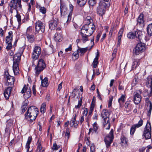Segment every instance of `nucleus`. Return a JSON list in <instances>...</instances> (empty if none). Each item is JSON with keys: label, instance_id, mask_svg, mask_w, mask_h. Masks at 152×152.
I'll return each instance as SVG.
<instances>
[{"label": "nucleus", "instance_id": "nucleus-17", "mask_svg": "<svg viewBox=\"0 0 152 152\" xmlns=\"http://www.w3.org/2000/svg\"><path fill=\"white\" fill-rule=\"evenodd\" d=\"M109 113L107 110L104 109L102 110L101 115L102 118H103L104 121H109Z\"/></svg>", "mask_w": 152, "mask_h": 152}, {"label": "nucleus", "instance_id": "nucleus-1", "mask_svg": "<svg viewBox=\"0 0 152 152\" xmlns=\"http://www.w3.org/2000/svg\"><path fill=\"white\" fill-rule=\"evenodd\" d=\"M39 112L38 109L34 106L29 107L25 115V118L31 123L34 120Z\"/></svg>", "mask_w": 152, "mask_h": 152}, {"label": "nucleus", "instance_id": "nucleus-4", "mask_svg": "<svg viewBox=\"0 0 152 152\" xmlns=\"http://www.w3.org/2000/svg\"><path fill=\"white\" fill-rule=\"evenodd\" d=\"M151 126L150 123L147 122L146 125L144 129L142 137L146 140L149 139L151 137Z\"/></svg>", "mask_w": 152, "mask_h": 152}, {"label": "nucleus", "instance_id": "nucleus-3", "mask_svg": "<svg viewBox=\"0 0 152 152\" xmlns=\"http://www.w3.org/2000/svg\"><path fill=\"white\" fill-rule=\"evenodd\" d=\"M10 12L11 13H13V10H15L18 12V11H20L22 9V6L21 4V0H12L10 3Z\"/></svg>", "mask_w": 152, "mask_h": 152}, {"label": "nucleus", "instance_id": "nucleus-44", "mask_svg": "<svg viewBox=\"0 0 152 152\" xmlns=\"http://www.w3.org/2000/svg\"><path fill=\"white\" fill-rule=\"evenodd\" d=\"M13 121L11 119H9L7 121V126L9 128L13 125Z\"/></svg>", "mask_w": 152, "mask_h": 152}, {"label": "nucleus", "instance_id": "nucleus-37", "mask_svg": "<svg viewBox=\"0 0 152 152\" xmlns=\"http://www.w3.org/2000/svg\"><path fill=\"white\" fill-rule=\"evenodd\" d=\"M37 145V152H44V149H43L42 147L40 142H38Z\"/></svg>", "mask_w": 152, "mask_h": 152}, {"label": "nucleus", "instance_id": "nucleus-64", "mask_svg": "<svg viewBox=\"0 0 152 152\" xmlns=\"http://www.w3.org/2000/svg\"><path fill=\"white\" fill-rule=\"evenodd\" d=\"M65 136L66 139L67 140H68L70 136V133H66Z\"/></svg>", "mask_w": 152, "mask_h": 152}, {"label": "nucleus", "instance_id": "nucleus-31", "mask_svg": "<svg viewBox=\"0 0 152 152\" xmlns=\"http://www.w3.org/2000/svg\"><path fill=\"white\" fill-rule=\"evenodd\" d=\"M99 56V54L98 52H97V54L95 58H94V61L92 63L93 67L94 68H96L97 66V64H98V59Z\"/></svg>", "mask_w": 152, "mask_h": 152}, {"label": "nucleus", "instance_id": "nucleus-2", "mask_svg": "<svg viewBox=\"0 0 152 152\" xmlns=\"http://www.w3.org/2000/svg\"><path fill=\"white\" fill-rule=\"evenodd\" d=\"M95 29V26L94 23L85 24L82 27L80 32L91 35L93 34Z\"/></svg>", "mask_w": 152, "mask_h": 152}, {"label": "nucleus", "instance_id": "nucleus-54", "mask_svg": "<svg viewBox=\"0 0 152 152\" xmlns=\"http://www.w3.org/2000/svg\"><path fill=\"white\" fill-rule=\"evenodd\" d=\"M151 83V85H149L150 88H151V91L150 93L148 95L149 96H152V82L151 81L150 82Z\"/></svg>", "mask_w": 152, "mask_h": 152}, {"label": "nucleus", "instance_id": "nucleus-30", "mask_svg": "<svg viewBox=\"0 0 152 152\" xmlns=\"http://www.w3.org/2000/svg\"><path fill=\"white\" fill-rule=\"evenodd\" d=\"M32 140V138L31 137H29L28 138V140L26 145V152H31V151H29L30 148V145Z\"/></svg>", "mask_w": 152, "mask_h": 152}, {"label": "nucleus", "instance_id": "nucleus-45", "mask_svg": "<svg viewBox=\"0 0 152 152\" xmlns=\"http://www.w3.org/2000/svg\"><path fill=\"white\" fill-rule=\"evenodd\" d=\"M46 104L45 103H42L41 105L40 111L42 113H44L45 111Z\"/></svg>", "mask_w": 152, "mask_h": 152}, {"label": "nucleus", "instance_id": "nucleus-43", "mask_svg": "<svg viewBox=\"0 0 152 152\" xmlns=\"http://www.w3.org/2000/svg\"><path fill=\"white\" fill-rule=\"evenodd\" d=\"M79 56V55L78 54V53H77V51L74 52L72 54V57L74 60L77 59Z\"/></svg>", "mask_w": 152, "mask_h": 152}, {"label": "nucleus", "instance_id": "nucleus-53", "mask_svg": "<svg viewBox=\"0 0 152 152\" xmlns=\"http://www.w3.org/2000/svg\"><path fill=\"white\" fill-rule=\"evenodd\" d=\"M90 151L91 152H95V148L94 144H92L91 145L90 147Z\"/></svg>", "mask_w": 152, "mask_h": 152}, {"label": "nucleus", "instance_id": "nucleus-39", "mask_svg": "<svg viewBox=\"0 0 152 152\" xmlns=\"http://www.w3.org/2000/svg\"><path fill=\"white\" fill-rule=\"evenodd\" d=\"M103 124L104 126L106 129H109L110 128V121H103Z\"/></svg>", "mask_w": 152, "mask_h": 152}, {"label": "nucleus", "instance_id": "nucleus-23", "mask_svg": "<svg viewBox=\"0 0 152 152\" xmlns=\"http://www.w3.org/2000/svg\"><path fill=\"white\" fill-rule=\"evenodd\" d=\"M78 48L77 51L79 56H83L87 50V48H81L79 47H78Z\"/></svg>", "mask_w": 152, "mask_h": 152}, {"label": "nucleus", "instance_id": "nucleus-22", "mask_svg": "<svg viewBox=\"0 0 152 152\" xmlns=\"http://www.w3.org/2000/svg\"><path fill=\"white\" fill-rule=\"evenodd\" d=\"M12 87H8L6 89L4 92V95L6 99L9 98L11 91Z\"/></svg>", "mask_w": 152, "mask_h": 152}, {"label": "nucleus", "instance_id": "nucleus-29", "mask_svg": "<svg viewBox=\"0 0 152 152\" xmlns=\"http://www.w3.org/2000/svg\"><path fill=\"white\" fill-rule=\"evenodd\" d=\"M140 64V61L139 60H135L133 62L132 66V69L137 68Z\"/></svg>", "mask_w": 152, "mask_h": 152}, {"label": "nucleus", "instance_id": "nucleus-47", "mask_svg": "<svg viewBox=\"0 0 152 152\" xmlns=\"http://www.w3.org/2000/svg\"><path fill=\"white\" fill-rule=\"evenodd\" d=\"M32 27L31 26H29L28 27L26 30V35L27 36L29 35H30L32 31Z\"/></svg>", "mask_w": 152, "mask_h": 152}, {"label": "nucleus", "instance_id": "nucleus-13", "mask_svg": "<svg viewBox=\"0 0 152 152\" xmlns=\"http://www.w3.org/2000/svg\"><path fill=\"white\" fill-rule=\"evenodd\" d=\"M140 31H135L134 32H129L127 34V37L130 39H134L137 37V41H141L142 39V36L140 35Z\"/></svg>", "mask_w": 152, "mask_h": 152}, {"label": "nucleus", "instance_id": "nucleus-48", "mask_svg": "<svg viewBox=\"0 0 152 152\" xmlns=\"http://www.w3.org/2000/svg\"><path fill=\"white\" fill-rule=\"evenodd\" d=\"M96 3V0H89L88 1V4L90 6L93 7L95 5Z\"/></svg>", "mask_w": 152, "mask_h": 152}, {"label": "nucleus", "instance_id": "nucleus-55", "mask_svg": "<svg viewBox=\"0 0 152 152\" xmlns=\"http://www.w3.org/2000/svg\"><path fill=\"white\" fill-rule=\"evenodd\" d=\"M6 43L8 44L7 46L6 47V49L8 50L12 48V46L11 43L6 42Z\"/></svg>", "mask_w": 152, "mask_h": 152}, {"label": "nucleus", "instance_id": "nucleus-61", "mask_svg": "<svg viewBox=\"0 0 152 152\" xmlns=\"http://www.w3.org/2000/svg\"><path fill=\"white\" fill-rule=\"evenodd\" d=\"M62 82H61L60 84H59L58 86V91H60V90L62 88Z\"/></svg>", "mask_w": 152, "mask_h": 152}, {"label": "nucleus", "instance_id": "nucleus-62", "mask_svg": "<svg viewBox=\"0 0 152 152\" xmlns=\"http://www.w3.org/2000/svg\"><path fill=\"white\" fill-rule=\"evenodd\" d=\"M72 50V45H70L69 46V47L66 48L65 50V51L66 52H68V51H71Z\"/></svg>", "mask_w": 152, "mask_h": 152}, {"label": "nucleus", "instance_id": "nucleus-57", "mask_svg": "<svg viewBox=\"0 0 152 152\" xmlns=\"http://www.w3.org/2000/svg\"><path fill=\"white\" fill-rule=\"evenodd\" d=\"M88 111V109L86 108H85L83 111V116H85V117H86L87 115Z\"/></svg>", "mask_w": 152, "mask_h": 152}, {"label": "nucleus", "instance_id": "nucleus-15", "mask_svg": "<svg viewBox=\"0 0 152 152\" xmlns=\"http://www.w3.org/2000/svg\"><path fill=\"white\" fill-rule=\"evenodd\" d=\"M21 52H18L15 54L13 57V63L19 64L21 60V56L23 53V51Z\"/></svg>", "mask_w": 152, "mask_h": 152}, {"label": "nucleus", "instance_id": "nucleus-40", "mask_svg": "<svg viewBox=\"0 0 152 152\" xmlns=\"http://www.w3.org/2000/svg\"><path fill=\"white\" fill-rule=\"evenodd\" d=\"M147 31L149 35H152V23L148 25L147 28Z\"/></svg>", "mask_w": 152, "mask_h": 152}, {"label": "nucleus", "instance_id": "nucleus-16", "mask_svg": "<svg viewBox=\"0 0 152 152\" xmlns=\"http://www.w3.org/2000/svg\"><path fill=\"white\" fill-rule=\"evenodd\" d=\"M143 120L140 119V120L138 121V123L133 125L132 126L130 129V134H134L135 129L137 128H139L143 124Z\"/></svg>", "mask_w": 152, "mask_h": 152}, {"label": "nucleus", "instance_id": "nucleus-52", "mask_svg": "<svg viewBox=\"0 0 152 152\" xmlns=\"http://www.w3.org/2000/svg\"><path fill=\"white\" fill-rule=\"evenodd\" d=\"M27 104H26L23 105L21 107V110L22 112H24L25 110L27 109Z\"/></svg>", "mask_w": 152, "mask_h": 152}, {"label": "nucleus", "instance_id": "nucleus-46", "mask_svg": "<svg viewBox=\"0 0 152 152\" xmlns=\"http://www.w3.org/2000/svg\"><path fill=\"white\" fill-rule=\"evenodd\" d=\"M139 79L138 77H135L133 80L132 85L133 86H134L138 83Z\"/></svg>", "mask_w": 152, "mask_h": 152}, {"label": "nucleus", "instance_id": "nucleus-6", "mask_svg": "<svg viewBox=\"0 0 152 152\" xmlns=\"http://www.w3.org/2000/svg\"><path fill=\"white\" fill-rule=\"evenodd\" d=\"M107 7V4L103 1H101L99 3L97 9V14L102 16L105 13Z\"/></svg>", "mask_w": 152, "mask_h": 152}, {"label": "nucleus", "instance_id": "nucleus-24", "mask_svg": "<svg viewBox=\"0 0 152 152\" xmlns=\"http://www.w3.org/2000/svg\"><path fill=\"white\" fill-rule=\"evenodd\" d=\"M80 34L82 37L81 40L83 43H85L86 41L89 40L88 38L91 35L83 33L81 32H80Z\"/></svg>", "mask_w": 152, "mask_h": 152}, {"label": "nucleus", "instance_id": "nucleus-5", "mask_svg": "<svg viewBox=\"0 0 152 152\" xmlns=\"http://www.w3.org/2000/svg\"><path fill=\"white\" fill-rule=\"evenodd\" d=\"M41 53V48L39 46H35L32 54L31 57L32 59V66H33L35 65V61L38 58L39 55Z\"/></svg>", "mask_w": 152, "mask_h": 152}, {"label": "nucleus", "instance_id": "nucleus-20", "mask_svg": "<svg viewBox=\"0 0 152 152\" xmlns=\"http://www.w3.org/2000/svg\"><path fill=\"white\" fill-rule=\"evenodd\" d=\"M146 103L147 104V110H148L147 115L150 116L151 114V110L152 109V103L148 99L146 100Z\"/></svg>", "mask_w": 152, "mask_h": 152}, {"label": "nucleus", "instance_id": "nucleus-12", "mask_svg": "<svg viewBox=\"0 0 152 152\" xmlns=\"http://www.w3.org/2000/svg\"><path fill=\"white\" fill-rule=\"evenodd\" d=\"M4 78L7 79V85L8 86H13L15 82L14 77L10 75L8 72H5L4 73Z\"/></svg>", "mask_w": 152, "mask_h": 152}, {"label": "nucleus", "instance_id": "nucleus-32", "mask_svg": "<svg viewBox=\"0 0 152 152\" xmlns=\"http://www.w3.org/2000/svg\"><path fill=\"white\" fill-rule=\"evenodd\" d=\"M121 144L122 145L126 147L127 145V140L124 136H122L121 138Z\"/></svg>", "mask_w": 152, "mask_h": 152}, {"label": "nucleus", "instance_id": "nucleus-21", "mask_svg": "<svg viewBox=\"0 0 152 152\" xmlns=\"http://www.w3.org/2000/svg\"><path fill=\"white\" fill-rule=\"evenodd\" d=\"M19 64L13 63L12 68L15 75H18L19 73Z\"/></svg>", "mask_w": 152, "mask_h": 152}, {"label": "nucleus", "instance_id": "nucleus-63", "mask_svg": "<svg viewBox=\"0 0 152 152\" xmlns=\"http://www.w3.org/2000/svg\"><path fill=\"white\" fill-rule=\"evenodd\" d=\"M32 91L33 94L34 95H35L36 94V91L35 89V86L34 85L32 87Z\"/></svg>", "mask_w": 152, "mask_h": 152}, {"label": "nucleus", "instance_id": "nucleus-26", "mask_svg": "<svg viewBox=\"0 0 152 152\" xmlns=\"http://www.w3.org/2000/svg\"><path fill=\"white\" fill-rule=\"evenodd\" d=\"M124 31V29L121 28L119 30L118 34V42L117 44L119 46L121 42V39Z\"/></svg>", "mask_w": 152, "mask_h": 152}, {"label": "nucleus", "instance_id": "nucleus-49", "mask_svg": "<svg viewBox=\"0 0 152 152\" xmlns=\"http://www.w3.org/2000/svg\"><path fill=\"white\" fill-rule=\"evenodd\" d=\"M60 147L59 145H57L56 143H54L52 148L53 150L56 151L58 150L60 148Z\"/></svg>", "mask_w": 152, "mask_h": 152}, {"label": "nucleus", "instance_id": "nucleus-18", "mask_svg": "<svg viewBox=\"0 0 152 152\" xmlns=\"http://www.w3.org/2000/svg\"><path fill=\"white\" fill-rule=\"evenodd\" d=\"M73 7L71 4L69 5V9L70 12L69 14L67 16V19L66 22L64 23V25L65 27L67 26L68 24L69 23V22L71 20V16L72 13L71 12H72L73 10Z\"/></svg>", "mask_w": 152, "mask_h": 152}, {"label": "nucleus", "instance_id": "nucleus-9", "mask_svg": "<svg viewBox=\"0 0 152 152\" xmlns=\"http://www.w3.org/2000/svg\"><path fill=\"white\" fill-rule=\"evenodd\" d=\"M45 26L44 24L41 21H38L35 24V29L36 34L38 33H42L45 31Z\"/></svg>", "mask_w": 152, "mask_h": 152}, {"label": "nucleus", "instance_id": "nucleus-33", "mask_svg": "<svg viewBox=\"0 0 152 152\" xmlns=\"http://www.w3.org/2000/svg\"><path fill=\"white\" fill-rule=\"evenodd\" d=\"M62 37L60 33H57L54 35V39L56 42H60L61 40Z\"/></svg>", "mask_w": 152, "mask_h": 152}, {"label": "nucleus", "instance_id": "nucleus-7", "mask_svg": "<svg viewBox=\"0 0 152 152\" xmlns=\"http://www.w3.org/2000/svg\"><path fill=\"white\" fill-rule=\"evenodd\" d=\"M45 67L46 64L44 61L42 59H39L37 65L35 69L36 75H38Z\"/></svg>", "mask_w": 152, "mask_h": 152}, {"label": "nucleus", "instance_id": "nucleus-34", "mask_svg": "<svg viewBox=\"0 0 152 152\" xmlns=\"http://www.w3.org/2000/svg\"><path fill=\"white\" fill-rule=\"evenodd\" d=\"M126 109H129L128 111L127 112H128L129 111H131L132 110V105L131 104V102L130 101H127L126 102L125 104L124 105Z\"/></svg>", "mask_w": 152, "mask_h": 152}, {"label": "nucleus", "instance_id": "nucleus-25", "mask_svg": "<svg viewBox=\"0 0 152 152\" xmlns=\"http://www.w3.org/2000/svg\"><path fill=\"white\" fill-rule=\"evenodd\" d=\"M40 78L41 80V86L43 87H47L49 84L48 83V78L45 77L44 79H42V76H40Z\"/></svg>", "mask_w": 152, "mask_h": 152}, {"label": "nucleus", "instance_id": "nucleus-50", "mask_svg": "<svg viewBox=\"0 0 152 152\" xmlns=\"http://www.w3.org/2000/svg\"><path fill=\"white\" fill-rule=\"evenodd\" d=\"M39 10L43 14H45L46 12V9L44 7H40Z\"/></svg>", "mask_w": 152, "mask_h": 152}, {"label": "nucleus", "instance_id": "nucleus-28", "mask_svg": "<svg viewBox=\"0 0 152 152\" xmlns=\"http://www.w3.org/2000/svg\"><path fill=\"white\" fill-rule=\"evenodd\" d=\"M144 15L143 14L141 13L138 17L137 20V24H142L143 25V23L144 22Z\"/></svg>", "mask_w": 152, "mask_h": 152}, {"label": "nucleus", "instance_id": "nucleus-60", "mask_svg": "<svg viewBox=\"0 0 152 152\" xmlns=\"http://www.w3.org/2000/svg\"><path fill=\"white\" fill-rule=\"evenodd\" d=\"M82 105V102L81 101H79L77 105L75 106V108H79Z\"/></svg>", "mask_w": 152, "mask_h": 152}, {"label": "nucleus", "instance_id": "nucleus-10", "mask_svg": "<svg viewBox=\"0 0 152 152\" xmlns=\"http://www.w3.org/2000/svg\"><path fill=\"white\" fill-rule=\"evenodd\" d=\"M140 41V42L137 44L134 50V53L136 55H139L145 50V44L141 42V40Z\"/></svg>", "mask_w": 152, "mask_h": 152}, {"label": "nucleus", "instance_id": "nucleus-41", "mask_svg": "<svg viewBox=\"0 0 152 152\" xmlns=\"http://www.w3.org/2000/svg\"><path fill=\"white\" fill-rule=\"evenodd\" d=\"M85 21L86 23V24H90L91 23H93V20L90 16L87 17L85 19Z\"/></svg>", "mask_w": 152, "mask_h": 152}, {"label": "nucleus", "instance_id": "nucleus-27", "mask_svg": "<svg viewBox=\"0 0 152 152\" xmlns=\"http://www.w3.org/2000/svg\"><path fill=\"white\" fill-rule=\"evenodd\" d=\"M13 33L12 31H10L8 32V35L6 38V42L11 43L13 37Z\"/></svg>", "mask_w": 152, "mask_h": 152}, {"label": "nucleus", "instance_id": "nucleus-36", "mask_svg": "<svg viewBox=\"0 0 152 152\" xmlns=\"http://www.w3.org/2000/svg\"><path fill=\"white\" fill-rule=\"evenodd\" d=\"M125 101V95H122L120 98L118 99V102L120 105L121 106V104L124 103Z\"/></svg>", "mask_w": 152, "mask_h": 152}, {"label": "nucleus", "instance_id": "nucleus-8", "mask_svg": "<svg viewBox=\"0 0 152 152\" xmlns=\"http://www.w3.org/2000/svg\"><path fill=\"white\" fill-rule=\"evenodd\" d=\"M113 130L112 129L109 134L105 138L104 141L107 148H109L113 139Z\"/></svg>", "mask_w": 152, "mask_h": 152}, {"label": "nucleus", "instance_id": "nucleus-19", "mask_svg": "<svg viewBox=\"0 0 152 152\" xmlns=\"http://www.w3.org/2000/svg\"><path fill=\"white\" fill-rule=\"evenodd\" d=\"M58 20L56 19L51 20L49 22V28L51 30L55 29L57 26Z\"/></svg>", "mask_w": 152, "mask_h": 152}, {"label": "nucleus", "instance_id": "nucleus-38", "mask_svg": "<svg viewBox=\"0 0 152 152\" xmlns=\"http://www.w3.org/2000/svg\"><path fill=\"white\" fill-rule=\"evenodd\" d=\"M26 37L28 41L30 42H33L34 41V35L31 34L26 36Z\"/></svg>", "mask_w": 152, "mask_h": 152}, {"label": "nucleus", "instance_id": "nucleus-51", "mask_svg": "<svg viewBox=\"0 0 152 152\" xmlns=\"http://www.w3.org/2000/svg\"><path fill=\"white\" fill-rule=\"evenodd\" d=\"M93 129L94 131L96 132L98 128V126L97 123L95 122L93 124Z\"/></svg>", "mask_w": 152, "mask_h": 152}, {"label": "nucleus", "instance_id": "nucleus-42", "mask_svg": "<svg viewBox=\"0 0 152 152\" xmlns=\"http://www.w3.org/2000/svg\"><path fill=\"white\" fill-rule=\"evenodd\" d=\"M86 0H77V3L80 7L84 6L86 3Z\"/></svg>", "mask_w": 152, "mask_h": 152}, {"label": "nucleus", "instance_id": "nucleus-14", "mask_svg": "<svg viewBox=\"0 0 152 152\" xmlns=\"http://www.w3.org/2000/svg\"><path fill=\"white\" fill-rule=\"evenodd\" d=\"M141 92L140 90H137L134 93V102L136 104H138L140 102L141 96L140 94Z\"/></svg>", "mask_w": 152, "mask_h": 152}, {"label": "nucleus", "instance_id": "nucleus-56", "mask_svg": "<svg viewBox=\"0 0 152 152\" xmlns=\"http://www.w3.org/2000/svg\"><path fill=\"white\" fill-rule=\"evenodd\" d=\"M16 17L17 18L18 21V22L19 23H20L21 22V20L20 16V15L17 14L16 15Z\"/></svg>", "mask_w": 152, "mask_h": 152}, {"label": "nucleus", "instance_id": "nucleus-58", "mask_svg": "<svg viewBox=\"0 0 152 152\" xmlns=\"http://www.w3.org/2000/svg\"><path fill=\"white\" fill-rule=\"evenodd\" d=\"M102 33H99L97 35L96 37V42H98L99 39Z\"/></svg>", "mask_w": 152, "mask_h": 152}, {"label": "nucleus", "instance_id": "nucleus-35", "mask_svg": "<svg viewBox=\"0 0 152 152\" xmlns=\"http://www.w3.org/2000/svg\"><path fill=\"white\" fill-rule=\"evenodd\" d=\"M78 122L76 121L75 120H74L73 119H72L70 122L69 125L70 126H74L75 128H76L78 124Z\"/></svg>", "mask_w": 152, "mask_h": 152}, {"label": "nucleus", "instance_id": "nucleus-11", "mask_svg": "<svg viewBox=\"0 0 152 152\" xmlns=\"http://www.w3.org/2000/svg\"><path fill=\"white\" fill-rule=\"evenodd\" d=\"M21 93L23 94V96L25 99L29 98L31 96V91L30 88L26 85L23 88Z\"/></svg>", "mask_w": 152, "mask_h": 152}, {"label": "nucleus", "instance_id": "nucleus-59", "mask_svg": "<svg viewBox=\"0 0 152 152\" xmlns=\"http://www.w3.org/2000/svg\"><path fill=\"white\" fill-rule=\"evenodd\" d=\"M113 97H112L111 98H110L109 100L108 105L109 107H110L111 105L112 101L113 100Z\"/></svg>", "mask_w": 152, "mask_h": 152}]
</instances>
